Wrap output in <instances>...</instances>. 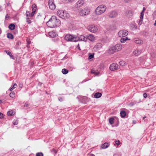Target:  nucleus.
<instances>
[{
  "mask_svg": "<svg viewBox=\"0 0 156 156\" xmlns=\"http://www.w3.org/2000/svg\"><path fill=\"white\" fill-rule=\"evenodd\" d=\"M26 14H29V16H30V13L29 11H27L26 12Z\"/></svg>",
  "mask_w": 156,
  "mask_h": 156,
  "instance_id": "51",
  "label": "nucleus"
},
{
  "mask_svg": "<svg viewBox=\"0 0 156 156\" xmlns=\"http://www.w3.org/2000/svg\"><path fill=\"white\" fill-rule=\"evenodd\" d=\"M48 35L51 37H54L56 36V34L55 31H51L48 33Z\"/></svg>",
  "mask_w": 156,
  "mask_h": 156,
  "instance_id": "19",
  "label": "nucleus"
},
{
  "mask_svg": "<svg viewBox=\"0 0 156 156\" xmlns=\"http://www.w3.org/2000/svg\"><path fill=\"white\" fill-rule=\"evenodd\" d=\"M106 7L103 5H100L95 9V13L97 15H100L104 13L106 10Z\"/></svg>",
  "mask_w": 156,
  "mask_h": 156,
  "instance_id": "2",
  "label": "nucleus"
},
{
  "mask_svg": "<svg viewBox=\"0 0 156 156\" xmlns=\"http://www.w3.org/2000/svg\"><path fill=\"white\" fill-rule=\"evenodd\" d=\"M3 114L1 112H0V118L2 119L3 118Z\"/></svg>",
  "mask_w": 156,
  "mask_h": 156,
  "instance_id": "47",
  "label": "nucleus"
},
{
  "mask_svg": "<svg viewBox=\"0 0 156 156\" xmlns=\"http://www.w3.org/2000/svg\"><path fill=\"white\" fill-rule=\"evenodd\" d=\"M67 2H72L74 0H65Z\"/></svg>",
  "mask_w": 156,
  "mask_h": 156,
  "instance_id": "52",
  "label": "nucleus"
},
{
  "mask_svg": "<svg viewBox=\"0 0 156 156\" xmlns=\"http://www.w3.org/2000/svg\"><path fill=\"white\" fill-rule=\"evenodd\" d=\"M145 10V7L143 8V11H142V12H143L144 13V12Z\"/></svg>",
  "mask_w": 156,
  "mask_h": 156,
  "instance_id": "54",
  "label": "nucleus"
},
{
  "mask_svg": "<svg viewBox=\"0 0 156 156\" xmlns=\"http://www.w3.org/2000/svg\"><path fill=\"white\" fill-rule=\"evenodd\" d=\"M26 16H27V17H28V16H29V14H26Z\"/></svg>",
  "mask_w": 156,
  "mask_h": 156,
  "instance_id": "56",
  "label": "nucleus"
},
{
  "mask_svg": "<svg viewBox=\"0 0 156 156\" xmlns=\"http://www.w3.org/2000/svg\"><path fill=\"white\" fill-rule=\"evenodd\" d=\"M154 25L155 26H156V20L155 21L154 23Z\"/></svg>",
  "mask_w": 156,
  "mask_h": 156,
  "instance_id": "55",
  "label": "nucleus"
},
{
  "mask_svg": "<svg viewBox=\"0 0 156 156\" xmlns=\"http://www.w3.org/2000/svg\"><path fill=\"white\" fill-rule=\"evenodd\" d=\"M116 52L119 51L122 49V45L120 44H118L114 46Z\"/></svg>",
  "mask_w": 156,
  "mask_h": 156,
  "instance_id": "11",
  "label": "nucleus"
},
{
  "mask_svg": "<svg viewBox=\"0 0 156 156\" xmlns=\"http://www.w3.org/2000/svg\"><path fill=\"white\" fill-rule=\"evenodd\" d=\"M15 25L13 24H11L9 26V29L12 30L15 29Z\"/></svg>",
  "mask_w": 156,
  "mask_h": 156,
  "instance_id": "24",
  "label": "nucleus"
},
{
  "mask_svg": "<svg viewBox=\"0 0 156 156\" xmlns=\"http://www.w3.org/2000/svg\"><path fill=\"white\" fill-rule=\"evenodd\" d=\"M87 39H89L90 41H94L95 40V37L92 34H90L87 36Z\"/></svg>",
  "mask_w": 156,
  "mask_h": 156,
  "instance_id": "15",
  "label": "nucleus"
},
{
  "mask_svg": "<svg viewBox=\"0 0 156 156\" xmlns=\"http://www.w3.org/2000/svg\"><path fill=\"white\" fill-rule=\"evenodd\" d=\"M7 37L10 39H13L14 38L13 35L10 33H8L7 34Z\"/></svg>",
  "mask_w": 156,
  "mask_h": 156,
  "instance_id": "26",
  "label": "nucleus"
},
{
  "mask_svg": "<svg viewBox=\"0 0 156 156\" xmlns=\"http://www.w3.org/2000/svg\"><path fill=\"white\" fill-rule=\"evenodd\" d=\"M46 24L49 27L54 28L59 27L61 24V22L58 19H57L55 16H53L47 22Z\"/></svg>",
  "mask_w": 156,
  "mask_h": 156,
  "instance_id": "1",
  "label": "nucleus"
},
{
  "mask_svg": "<svg viewBox=\"0 0 156 156\" xmlns=\"http://www.w3.org/2000/svg\"><path fill=\"white\" fill-rule=\"evenodd\" d=\"M88 29L90 31L94 33L96 32L98 30L97 27L94 25L89 26L88 27Z\"/></svg>",
  "mask_w": 156,
  "mask_h": 156,
  "instance_id": "8",
  "label": "nucleus"
},
{
  "mask_svg": "<svg viewBox=\"0 0 156 156\" xmlns=\"http://www.w3.org/2000/svg\"><path fill=\"white\" fill-rule=\"evenodd\" d=\"M110 144L107 142L103 144H102L101 146V148L102 149H105L107 148L109 146Z\"/></svg>",
  "mask_w": 156,
  "mask_h": 156,
  "instance_id": "20",
  "label": "nucleus"
},
{
  "mask_svg": "<svg viewBox=\"0 0 156 156\" xmlns=\"http://www.w3.org/2000/svg\"><path fill=\"white\" fill-rule=\"evenodd\" d=\"M29 106V104H28V103L27 102H26L24 105V107H28Z\"/></svg>",
  "mask_w": 156,
  "mask_h": 156,
  "instance_id": "44",
  "label": "nucleus"
},
{
  "mask_svg": "<svg viewBox=\"0 0 156 156\" xmlns=\"http://www.w3.org/2000/svg\"><path fill=\"white\" fill-rule=\"evenodd\" d=\"M27 41V42H28V43L29 44L30 43V41Z\"/></svg>",
  "mask_w": 156,
  "mask_h": 156,
  "instance_id": "57",
  "label": "nucleus"
},
{
  "mask_svg": "<svg viewBox=\"0 0 156 156\" xmlns=\"http://www.w3.org/2000/svg\"><path fill=\"white\" fill-rule=\"evenodd\" d=\"M143 96L144 98H146L147 97V95L146 93H144L143 94Z\"/></svg>",
  "mask_w": 156,
  "mask_h": 156,
  "instance_id": "46",
  "label": "nucleus"
},
{
  "mask_svg": "<svg viewBox=\"0 0 156 156\" xmlns=\"http://www.w3.org/2000/svg\"><path fill=\"white\" fill-rule=\"evenodd\" d=\"M27 22L28 24L30 23H31V21L30 19L28 17L27 18Z\"/></svg>",
  "mask_w": 156,
  "mask_h": 156,
  "instance_id": "37",
  "label": "nucleus"
},
{
  "mask_svg": "<svg viewBox=\"0 0 156 156\" xmlns=\"http://www.w3.org/2000/svg\"><path fill=\"white\" fill-rule=\"evenodd\" d=\"M48 4L49 8L51 10H54L55 9L56 6L54 0H49Z\"/></svg>",
  "mask_w": 156,
  "mask_h": 156,
  "instance_id": "9",
  "label": "nucleus"
},
{
  "mask_svg": "<svg viewBox=\"0 0 156 156\" xmlns=\"http://www.w3.org/2000/svg\"><path fill=\"white\" fill-rule=\"evenodd\" d=\"M128 32L125 30H120L118 33V36L120 37H124L127 36L128 34Z\"/></svg>",
  "mask_w": 156,
  "mask_h": 156,
  "instance_id": "6",
  "label": "nucleus"
},
{
  "mask_svg": "<svg viewBox=\"0 0 156 156\" xmlns=\"http://www.w3.org/2000/svg\"><path fill=\"white\" fill-rule=\"evenodd\" d=\"M102 47V44L101 43H98L94 47V50L97 51L100 50Z\"/></svg>",
  "mask_w": 156,
  "mask_h": 156,
  "instance_id": "16",
  "label": "nucleus"
},
{
  "mask_svg": "<svg viewBox=\"0 0 156 156\" xmlns=\"http://www.w3.org/2000/svg\"><path fill=\"white\" fill-rule=\"evenodd\" d=\"M115 144H116V145H119L120 144V141L119 140H115Z\"/></svg>",
  "mask_w": 156,
  "mask_h": 156,
  "instance_id": "41",
  "label": "nucleus"
},
{
  "mask_svg": "<svg viewBox=\"0 0 156 156\" xmlns=\"http://www.w3.org/2000/svg\"><path fill=\"white\" fill-rule=\"evenodd\" d=\"M134 41L136 43L138 44H141L143 43V41L141 39L138 38H135L134 39Z\"/></svg>",
  "mask_w": 156,
  "mask_h": 156,
  "instance_id": "17",
  "label": "nucleus"
},
{
  "mask_svg": "<svg viewBox=\"0 0 156 156\" xmlns=\"http://www.w3.org/2000/svg\"><path fill=\"white\" fill-rule=\"evenodd\" d=\"M120 68V66L119 65L114 63L111 64L109 67V69L111 71L117 70Z\"/></svg>",
  "mask_w": 156,
  "mask_h": 156,
  "instance_id": "7",
  "label": "nucleus"
},
{
  "mask_svg": "<svg viewBox=\"0 0 156 156\" xmlns=\"http://www.w3.org/2000/svg\"><path fill=\"white\" fill-rule=\"evenodd\" d=\"M1 30H0V34H1Z\"/></svg>",
  "mask_w": 156,
  "mask_h": 156,
  "instance_id": "60",
  "label": "nucleus"
},
{
  "mask_svg": "<svg viewBox=\"0 0 156 156\" xmlns=\"http://www.w3.org/2000/svg\"><path fill=\"white\" fill-rule=\"evenodd\" d=\"M36 156H43V154L42 152H38L36 154Z\"/></svg>",
  "mask_w": 156,
  "mask_h": 156,
  "instance_id": "34",
  "label": "nucleus"
},
{
  "mask_svg": "<svg viewBox=\"0 0 156 156\" xmlns=\"http://www.w3.org/2000/svg\"><path fill=\"white\" fill-rule=\"evenodd\" d=\"M2 103V101L1 100H0V104Z\"/></svg>",
  "mask_w": 156,
  "mask_h": 156,
  "instance_id": "59",
  "label": "nucleus"
},
{
  "mask_svg": "<svg viewBox=\"0 0 156 156\" xmlns=\"http://www.w3.org/2000/svg\"><path fill=\"white\" fill-rule=\"evenodd\" d=\"M94 55H92L90 53L89 54V56L88 57V58L89 59H91L93 58L94 57Z\"/></svg>",
  "mask_w": 156,
  "mask_h": 156,
  "instance_id": "36",
  "label": "nucleus"
},
{
  "mask_svg": "<svg viewBox=\"0 0 156 156\" xmlns=\"http://www.w3.org/2000/svg\"><path fill=\"white\" fill-rule=\"evenodd\" d=\"M114 119L113 118H111L109 119V121L111 124H112L114 123Z\"/></svg>",
  "mask_w": 156,
  "mask_h": 156,
  "instance_id": "32",
  "label": "nucleus"
},
{
  "mask_svg": "<svg viewBox=\"0 0 156 156\" xmlns=\"http://www.w3.org/2000/svg\"><path fill=\"white\" fill-rule=\"evenodd\" d=\"M102 94L99 92H97L94 94V97L96 98H100Z\"/></svg>",
  "mask_w": 156,
  "mask_h": 156,
  "instance_id": "21",
  "label": "nucleus"
},
{
  "mask_svg": "<svg viewBox=\"0 0 156 156\" xmlns=\"http://www.w3.org/2000/svg\"><path fill=\"white\" fill-rule=\"evenodd\" d=\"M155 35H156V34H155Z\"/></svg>",
  "mask_w": 156,
  "mask_h": 156,
  "instance_id": "61",
  "label": "nucleus"
},
{
  "mask_svg": "<svg viewBox=\"0 0 156 156\" xmlns=\"http://www.w3.org/2000/svg\"><path fill=\"white\" fill-rule=\"evenodd\" d=\"M6 53L9 55L10 58L12 59H14V58L13 55H12L11 53L9 51H6Z\"/></svg>",
  "mask_w": 156,
  "mask_h": 156,
  "instance_id": "25",
  "label": "nucleus"
},
{
  "mask_svg": "<svg viewBox=\"0 0 156 156\" xmlns=\"http://www.w3.org/2000/svg\"><path fill=\"white\" fill-rule=\"evenodd\" d=\"M51 152L55 154H56L57 152V151L56 150L54 149H52L51 150Z\"/></svg>",
  "mask_w": 156,
  "mask_h": 156,
  "instance_id": "43",
  "label": "nucleus"
},
{
  "mask_svg": "<svg viewBox=\"0 0 156 156\" xmlns=\"http://www.w3.org/2000/svg\"><path fill=\"white\" fill-rule=\"evenodd\" d=\"M62 72L63 74H66L68 73L69 71L67 69H63L62 70Z\"/></svg>",
  "mask_w": 156,
  "mask_h": 156,
  "instance_id": "29",
  "label": "nucleus"
},
{
  "mask_svg": "<svg viewBox=\"0 0 156 156\" xmlns=\"http://www.w3.org/2000/svg\"><path fill=\"white\" fill-rule=\"evenodd\" d=\"M76 38H77L76 39V42L78 41H86L87 40V37H85L83 35H81L80 37H77L76 36Z\"/></svg>",
  "mask_w": 156,
  "mask_h": 156,
  "instance_id": "12",
  "label": "nucleus"
},
{
  "mask_svg": "<svg viewBox=\"0 0 156 156\" xmlns=\"http://www.w3.org/2000/svg\"><path fill=\"white\" fill-rule=\"evenodd\" d=\"M120 114L121 117L124 118L126 115V113L125 111L123 110L120 112Z\"/></svg>",
  "mask_w": 156,
  "mask_h": 156,
  "instance_id": "22",
  "label": "nucleus"
},
{
  "mask_svg": "<svg viewBox=\"0 0 156 156\" xmlns=\"http://www.w3.org/2000/svg\"><path fill=\"white\" fill-rule=\"evenodd\" d=\"M58 100L60 101H62L63 100L62 98L61 97H59L58 98Z\"/></svg>",
  "mask_w": 156,
  "mask_h": 156,
  "instance_id": "53",
  "label": "nucleus"
},
{
  "mask_svg": "<svg viewBox=\"0 0 156 156\" xmlns=\"http://www.w3.org/2000/svg\"><path fill=\"white\" fill-rule=\"evenodd\" d=\"M119 63L120 65V66H124L126 64V63L124 61H121L119 62Z\"/></svg>",
  "mask_w": 156,
  "mask_h": 156,
  "instance_id": "27",
  "label": "nucleus"
},
{
  "mask_svg": "<svg viewBox=\"0 0 156 156\" xmlns=\"http://www.w3.org/2000/svg\"><path fill=\"white\" fill-rule=\"evenodd\" d=\"M117 15L118 14L116 11H112L108 13V16L109 17L113 18L116 17Z\"/></svg>",
  "mask_w": 156,
  "mask_h": 156,
  "instance_id": "13",
  "label": "nucleus"
},
{
  "mask_svg": "<svg viewBox=\"0 0 156 156\" xmlns=\"http://www.w3.org/2000/svg\"><path fill=\"white\" fill-rule=\"evenodd\" d=\"M108 52L110 54H113L116 52L114 46L110 47L108 50Z\"/></svg>",
  "mask_w": 156,
  "mask_h": 156,
  "instance_id": "14",
  "label": "nucleus"
},
{
  "mask_svg": "<svg viewBox=\"0 0 156 156\" xmlns=\"http://www.w3.org/2000/svg\"><path fill=\"white\" fill-rule=\"evenodd\" d=\"M57 14L58 16L63 19L68 18L69 17V15L68 13H67L65 11L62 10L58 11Z\"/></svg>",
  "mask_w": 156,
  "mask_h": 156,
  "instance_id": "3",
  "label": "nucleus"
},
{
  "mask_svg": "<svg viewBox=\"0 0 156 156\" xmlns=\"http://www.w3.org/2000/svg\"><path fill=\"white\" fill-rule=\"evenodd\" d=\"M15 92H12L9 94V96L12 98H13L15 97Z\"/></svg>",
  "mask_w": 156,
  "mask_h": 156,
  "instance_id": "33",
  "label": "nucleus"
},
{
  "mask_svg": "<svg viewBox=\"0 0 156 156\" xmlns=\"http://www.w3.org/2000/svg\"><path fill=\"white\" fill-rule=\"evenodd\" d=\"M17 84L16 83H15L13 84V87H12L10 88L9 89V90L10 91H12L14 89L16 88L17 87Z\"/></svg>",
  "mask_w": 156,
  "mask_h": 156,
  "instance_id": "31",
  "label": "nucleus"
},
{
  "mask_svg": "<svg viewBox=\"0 0 156 156\" xmlns=\"http://www.w3.org/2000/svg\"><path fill=\"white\" fill-rule=\"evenodd\" d=\"M146 116H144V117H143V119H145V118H146Z\"/></svg>",
  "mask_w": 156,
  "mask_h": 156,
  "instance_id": "58",
  "label": "nucleus"
},
{
  "mask_svg": "<svg viewBox=\"0 0 156 156\" xmlns=\"http://www.w3.org/2000/svg\"><path fill=\"white\" fill-rule=\"evenodd\" d=\"M84 2L83 0H79L76 4L75 7L77 8L81 7L84 5Z\"/></svg>",
  "mask_w": 156,
  "mask_h": 156,
  "instance_id": "10",
  "label": "nucleus"
},
{
  "mask_svg": "<svg viewBox=\"0 0 156 156\" xmlns=\"http://www.w3.org/2000/svg\"><path fill=\"white\" fill-rule=\"evenodd\" d=\"M18 121L17 120H14L13 122V124L14 125H17L18 123Z\"/></svg>",
  "mask_w": 156,
  "mask_h": 156,
  "instance_id": "35",
  "label": "nucleus"
},
{
  "mask_svg": "<svg viewBox=\"0 0 156 156\" xmlns=\"http://www.w3.org/2000/svg\"><path fill=\"white\" fill-rule=\"evenodd\" d=\"M121 42L122 43H124L126 41H125V39L124 38H121L120 40Z\"/></svg>",
  "mask_w": 156,
  "mask_h": 156,
  "instance_id": "38",
  "label": "nucleus"
},
{
  "mask_svg": "<svg viewBox=\"0 0 156 156\" xmlns=\"http://www.w3.org/2000/svg\"><path fill=\"white\" fill-rule=\"evenodd\" d=\"M77 38L76 35H71L69 34L66 35L65 37V40L69 41L76 42Z\"/></svg>",
  "mask_w": 156,
  "mask_h": 156,
  "instance_id": "4",
  "label": "nucleus"
},
{
  "mask_svg": "<svg viewBox=\"0 0 156 156\" xmlns=\"http://www.w3.org/2000/svg\"><path fill=\"white\" fill-rule=\"evenodd\" d=\"M37 6L35 4H33L32 6V9L33 11L36 12L37 9Z\"/></svg>",
  "mask_w": 156,
  "mask_h": 156,
  "instance_id": "23",
  "label": "nucleus"
},
{
  "mask_svg": "<svg viewBox=\"0 0 156 156\" xmlns=\"http://www.w3.org/2000/svg\"><path fill=\"white\" fill-rule=\"evenodd\" d=\"M9 17V16L8 14H7L5 16V19L7 20Z\"/></svg>",
  "mask_w": 156,
  "mask_h": 156,
  "instance_id": "50",
  "label": "nucleus"
},
{
  "mask_svg": "<svg viewBox=\"0 0 156 156\" xmlns=\"http://www.w3.org/2000/svg\"><path fill=\"white\" fill-rule=\"evenodd\" d=\"M144 14L143 12H141L140 13V19H143Z\"/></svg>",
  "mask_w": 156,
  "mask_h": 156,
  "instance_id": "40",
  "label": "nucleus"
},
{
  "mask_svg": "<svg viewBox=\"0 0 156 156\" xmlns=\"http://www.w3.org/2000/svg\"><path fill=\"white\" fill-rule=\"evenodd\" d=\"M14 114V113L12 110L8 111L7 112V115H8L12 116Z\"/></svg>",
  "mask_w": 156,
  "mask_h": 156,
  "instance_id": "28",
  "label": "nucleus"
},
{
  "mask_svg": "<svg viewBox=\"0 0 156 156\" xmlns=\"http://www.w3.org/2000/svg\"><path fill=\"white\" fill-rule=\"evenodd\" d=\"M21 44V42L20 41H18L17 42L16 44L18 45H20Z\"/></svg>",
  "mask_w": 156,
  "mask_h": 156,
  "instance_id": "49",
  "label": "nucleus"
},
{
  "mask_svg": "<svg viewBox=\"0 0 156 156\" xmlns=\"http://www.w3.org/2000/svg\"><path fill=\"white\" fill-rule=\"evenodd\" d=\"M91 73L94 74L96 75H98L99 74V73L96 70H92L91 71Z\"/></svg>",
  "mask_w": 156,
  "mask_h": 156,
  "instance_id": "30",
  "label": "nucleus"
},
{
  "mask_svg": "<svg viewBox=\"0 0 156 156\" xmlns=\"http://www.w3.org/2000/svg\"><path fill=\"white\" fill-rule=\"evenodd\" d=\"M135 104V103L134 102H131L129 104V105L131 106H133Z\"/></svg>",
  "mask_w": 156,
  "mask_h": 156,
  "instance_id": "45",
  "label": "nucleus"
},
{
  "mask_svg": "<svg viewBox=\"0 0 156 156\" xmlns=\"http://www.w3.org/2000/svg\"><path fill=\"white\" fill-rule=\"evenodd\" d=\"M125 39L126 41L127 40H130V38H129L127 37H126L124 38Z\"/></svg>",
  "mask_w": 156,
  "mask_h": 156,
  "instance_id": "48",
  "label": "nucleus"
},
{
  "mask_svg": "<svg viewBox=\"0 0 156 156\" xmlns=\"http://www.w3.org/2000/svg\"><path fill=\"white\" fill-rule=\"evenodd\" d=\"M90 10L87 7H86L81 10L79 12L80 15L81 16H84L88 15L89 14Z\"/></svg>",
  "mask_w": 156,
  "mask_h": 156,
  "instance_id": "5",
  "label": "nucleus"
},
{
  "mask_svg": "<svg viewBox=\"0 0 156 156\" xmlns=\"http://www.w3.org/2000/svg\"><path fill=\"white\" fill-rule=\"evenodd\" d=\"M35 12H34L33 11H32V12L31 13H30V16L31 17H33L34 16V14L35 13Z\"/></svg>",
  "mask_w": 156,
  "mask_h": 156,
  "instance_id": "39",
  "label": "nucleus"
},
{
  "mask_svg": "<svg viewBox=\"0 0 156 156\" xmlns=\"http://www.w3.org/2000/svg\"><path fill=\"white\" fill-rule=\"evenodd\" d=\"M142 52V51L141 49H137L133 51V54L137 56L140 55Z\"/></svg>",
  "mask_w": 156,
  "mask_h": 156,
  "instance_id": "18",
  "label": "nucleus"
},
{
  "mask_svg": "<svg viewBox=\"0 0 156 156\" xmlns=\"http://www.w3.org/2000/svg\"><path fill=\"white\" fill-rule=\"evenodd\" d=\"M143 20V19H140L139 22L138 23V24L139 25H140L142 24Z\"/></svg>",
  "mask_w": 156,
  "mask_h": 156,
  "instance_id": "42",
  "label": "nucleus"
}]
</instances>
